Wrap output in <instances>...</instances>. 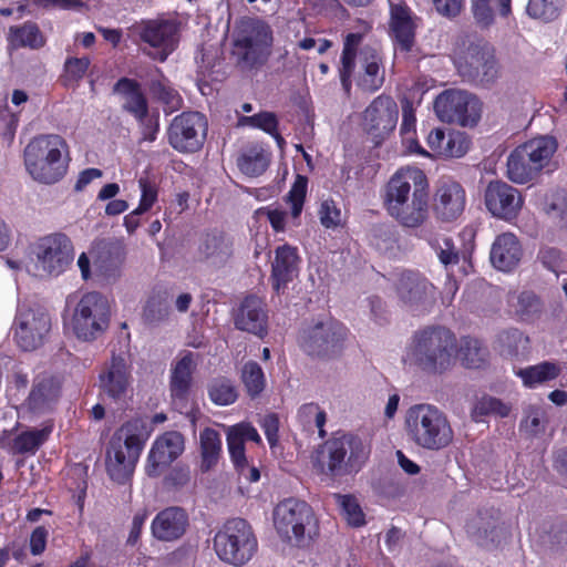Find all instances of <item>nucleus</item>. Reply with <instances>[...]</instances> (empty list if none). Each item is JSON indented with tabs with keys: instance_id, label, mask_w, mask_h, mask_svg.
<instances>
[{
	"instance_id": "53",
	"label": "nucleus",
	"mask_w": 567,
	"mask_h": 567,
	"mask_svg": "<svg viewBox=\"0 0 567 567\" xmlns=\"http://www.w3.org/2000/svg\"><path fill=\"white\" fill-rule=\"evenodd\" d=\"M542 310L540 299L532 291H523L518 296L516 315L523 321L533 320Z\"/></svg>"
},
{
	"instance_id": "28",
	"label": "nucleus",
	"mask_w": 567,
	"mask_h": 567,
	"mask_svg": "<svg viewBox=\"0 0 567 567\" xmlns=\"http://www.w3.org/2000/svg\"><path fill=\"white\" fill-rule=\"evenodd\" d=\"M426 143L433 156L444 158H460L468 152L471 146V140L465 132L454 130L445 132L441 127L429 132Z\"/></svg>"
},
{
	"instance_id": "56",
	"label": "nucleus",
	"mask_w": 567,
	"mask_h": 567,
	"mask_svg": "<svg viewBox=\"0 0 567 567\" xmlns=\"http://www.w3.org/2000/svg\"><path fill=\"white\" fill-rule=\"evenodd\" d=\"M138 186L141 189V198L137 207L140 210L148 212L157 202L158 186L148 177H141L138 179Z\"/></svg>"
},
{
	"instance_id": "19",
	"label": "nucleus",
	"mask_w": 567,
	"mask_h": 567,
	"mask_svg": "<svg viewBox=\"0 0 567 567\" xmlns=\"http://www.w3.org/2000/svg\"><path fill=\"white\" fill-rule=\"evenodd\" d=\"M398 113L395 101L385 94L377 96L365 109L363 117L367 132L372 136L375 146H379L393 132Z\"/></svg>"
},
{
	"instance_id": "6",
	"label": "nucleus",
	"mask_w": 567,
	"mask_h": 567,
	"mask_svg": "<svg viewBox=\"0 0 567 567\" xmlns=\"http://www.w3.org/2000/svg\"><path fill=\"white\" fill-rule=\"evenodd\" d=\"M370 450L361 437L350 433H336L317 450L315 464L322 474L336 477L358 472Z\"/></svg>"
},
{
	"instance_id": "27",
	"label": "nucleus",
	"mask_w": 567,
	"mask_h": 567,
	"mask_svg": "<svg viewBox=\"0 0 567 567\" xmlns=\"http://www.w3.org/2000/svg\"><path fill=\"white\" fill-rule=\"evenodd\" d=\"M61 390V382L54 375L37 374L25 399L28 410L38 415L52 412L59 402Z\"/></svg>"
},
{
	"instance_id": "40",
	"label": "nucleus",
	"mask_w": 567,
	"mask_h": 567,
	"mask_svg": "<svg viewBox=\"0 0 567 567\" xmlns=\"http://www.w3.org/2000/svg\"><path fill=\"white\" fill-rule=\"evenodd\" d=\"M156 72L159 74V78L150 81V93L157 102L164 105L165 113H173L179 110L183 106V97L178 91L171 85L161 69L156 68Z\"/></svg>"
},
{
	"instance_id": "18",
	"label": "nucleus",
	"mask_w": 567,
	"mask_h": 567,
	"mask_svg": "<svg viewBox=\"0 0 567 567\" xmlns=\"http://www.w3.org/2000/svg\"><path fill=\"white\" fill-rule=\"evenodd\" d=\"M434 111L441 121L461 126H474L481 117L476 96L458 90L442 92L434 101Z\"/></svg>"
},
{
	"instance_id": "22",
	"label": "nucleus",
	"mask_w": 567,
	"mask_h": 567,
	"mask_svg": "<svg viewBox=\"0 0 567 567\" xmlns=\"http://www.w3.org/2000/svg\"><path fill=\"white\" fill-rule=\"evenodd\" d=\"M485 205L495 217L512 220L516 218L524 204L520 193L503 181H492L485 189Z\"/></svg>"
},
{
	"instance_id": "54",
	"label": "nucleus",
	"mask_w": 567,
	"mask_h": 567,
	"mask_svg": "<svg viewBox=\"0 0 567 567\" xmlns=\"http://www.w3.org/2000/svg\"><path fill=\"white\" fill-rule=\"evenodd\" d=\"M363 41V34L350 32L343 39V47L340 56V65L355 68L358 50Z\"/></svg>"
},
{
	"instance_id": "20",
	"label": "nucleus",
	"mask_w": 567,
	"mask_h": 567,
	"mask_svg": "<svg viewBox=\"0 0 567 567\" xmlns=\"http://www.w3.org/2000/svg\"><path fill=\"white\" fill-rule=\"evenodd\" d=\"M466 206L464 187L453 179H441L433 195V213L437 220L452 223L457 220Z\"/></svg>"
},
{
	"instance_id": "17",
	"label": "nucleus",
	"mask_w": 567,
	"mask_h": 567,
	"mask_svg": "<svg viewBox=\"0 0 567 567\" xmlns=\"http://www.w3.org/2000/svg\"><path fill=\"white\" fill-rule=\"evenodd\" d=\"M37 267L51 276L64 272L73 261V245L62 233H54L39 238L31 248Z\"/></svg>"
},
{
	"instance_id": "36",
	"label": "nucleus",
	"mask_w": 567,
	"mask_h": 567,
	"mask_svg": "<svg viewBox=\"0 0 567 567\" xmlns=\"http://www.w3.org/2000/svg\"><path fill=\"white\" fill-rule=\"evenodd\" d=\"M523 255L519 240L514 234L504 233L496 237L491 249L493 266L502 271L513 270Z\"/></svg>"
},
{
	"instance_id": "44",
	"label": "nucleus",
	"mask_w": 567,
	"mask_h": 567,
	"mask_svg": "<svg viewBox=\"0 0 567 567\" xmlns=\"http://www.w3.org/2000/svg\"><path fill=\"white\" fill-rule=\"evenodd\" d=\"M200 440V455H202V470H212L219 460L221 452V440L219 433L212 429L205 427L199 435Z\"/></svg>"
},
{
	"instance_id": "64",
	"label": "nucleus",
	"mask_w": 567,
	"mask_h": 567,
	"mask_svg": "<svg viewBox=\"0 0 567 567\" xmlns=\"http://www.w3.org/2000/svg\"><path fill=\"white\" fill-rule=\"evenodd\" d=\"M49 532L44 526L35 527L30 535V553L41 555L47 548Z\"/></svg>"
},
{
	"instance_id": "34",
	"label": "nucleus",
	"mask_w": 567,
	"mask_h": 567,
	"mask_svg": "<svg viewBox=\"0 0 567 567\" xmlns=\"http://www.w3.org/2000/svg\"><path fill=\"white\" fill-rule=\"evenodd\" d=\"M113 93L123 99L122 110L131 114L136 121L148 115V101L141 83L131 78L122 76L113 85Z\"/></svg>"
},
{
	"instance_id": "10",
	"label": "nucleus",
	"mask_w": 567,
	"mask_h": 567,
	"mask_svg": "<svg viewBox=\"0 0 567 567\" xmlns=\"http://www.w3.org/2000/svg\"><path fill=\"white\" fill-rule=\"evenodd\" d=\"M132 41L143 54L158 62H165L179 42V28L169 19H142L128 28Z\"/></svg>"
},
{
	"instance_id": "7",
	"label": "nucleus",
	"mask_w": 567,
	"mask_h": 567,
	"mask_svg": "<svg viewBox=\"0 0 567 567\" xmlns=\"http://www.w3.org/2000/svg\"><path fill=\"white\" fill-rule=\"evenodd\" d=\"M272 44L271 27L261 19L248 18L235 30L231 54L241 69L257 70L267 63Z\"/></svg>"
},
{
	"instance_id": "5",
	"label": "nucleus",
	"mask_w": 567,
	"mask_h": 567,
	"mask_svg": "<svg viewBox=\"0 0 567 567\" xmlns=\"http://www.w3.org/2000/svg\"><path fill=\"white\" fill-rule=\"evenodd\" d=\"M405 431L416 446L432 452L449 447L454 440L447 415L433 404L411 406L405 415Z\"/></svg>"
},
{
	"instance_id": "33",
	"label": "nucleus",
	"mask_w": 567,
	"mask_h": 567,
	"mask_svg": "<svg viewBox=\"0 0 567 567\" xmlns=\"http://www.w3.org/2000/svg\"><path fill=\"white\" fill-rule=\"evenodd\" d=\"M267 313L260 298L247 296L234 316V323L238 330L252 333L259 338L267 334Z\"/></svg>"
},
{
	"instance_id": "51",
	"label": "nucleus",
	"mask_w": 567,
	"mask_h": 567,
	"mask_svg": "<svg viewBox=\"0 0 567 567\" xmlns=\"http://www.w3.org/2000/svg\"><path fill=\"white\" fill-rule=\"evenodd\" d=\"M338 504L341 507V514L348 525L351 527H361L365 525V515L353 495L336 494Z\"/></svg>"
},
{
	"instance_id": "23",
	"label": "nucleus",
	"mask_w": 567,
	"mask_h": 567,
	"mask_svg": "<svg viewBox=\"0 0 567 567\" xmlns=\"http://www.w3.org/2000/svg\"><path fill=\"white\" fill-rule=\"evenodd\" d=\"M196 367V354L192 351H185L172 367L169 391L173 404L181 413L188 414L189 394Z\"/></svg>"
},
{
	"instance_id": "57",
	"label": "nucleus",
	"mask_w": 567,
	"mask_h": 567,
	"mask_svg": "<svg viewBox=\"0 0 567 567\" xmlns=\"http://www.w3.org/2000/svg\"><path fill=\"white\" fill-rule=\"evenodd\" d=\"M320 223L324 228H337L341 225V210L333 199H326L319 209Z\"/></svg>"
},
{
	"instance_id": "63",
	"label": "nucleus",
	"mask_w": 567,
	"mask_h": 567,
	"mask_svg": "<svg viewBox=\"0 0 567 567\" xmlns=\"http://www.w3.org/2000/svg\"><path fill=\"white\" fill-rule=\"evenodd\" d=\"M416 117L412 103L409 100L402 101V123L401 135H410L415 133Z\"/></svg>"
},
{
	"instance_id": "29",
	"label": "nucleus",
	"mask_w": 567,
	"mask_h": 567,
	"mask_svg": "<svg viewBox=\"0 0 567 567\" xmlns=\"http://www.w3.org/2000/svg\"><path fill=\"white\" fill-rule=\"evenodd\" d=\"M197 250L200 260L223 267L234 255V240L226 231L214 228L203 234Z\"/></svg>"
},
{
	"instance_id": "48",
	"label": "nucleus",
	"mask_w": 567,
	"mask_h": 567,
	"mask_svg": "<svg viewBox=\"0 0 567 567\" xmlns=\"http://www.w3.org/2000/svg\"><path fill=\"white\" fill-rule=\"evenodd\" d=\"M91 66V59L89 56H69L63 64V73L61 75V83L65 87L78 86L86 75Z\"/></svg>"
},
{
	"instance_id": "12",
	"label": "nucleus",
	"mask_w": 567,
	"mask_h": 567,
	"mask_svg": "<svg viewBox=\"0 0 567 567\" xmlns=\"http://www.w3.org/2000/svg\"><path fill=\"white\" fill-rule=\"evenodd\" d=\"M111 307L106 297L96 291L84 293L78 301L71 326L78 339L95 340L110 324Z\"/></svg>"
},
{
	"instance_id": "3",
	"label": "nucleus",
	"mask_w": 567,
	"mask_h": 567,
	"mask_svg": "<svg viewBox=\"0 0 567 567\" xmlns=\"http://www.w3.org/2000/svg\"><path fill=\"white\" fill-rule=\"evenodd\" d=\"M152 429L143 417L124 422L111 436L105 451V467L117 484L131 481Z\"/></svg>"
},
{
	"instance_id": "59",
	"label": "nucleus",
	"mask_w": 567,
	"mask_h": 567,
	"mask_svg": "<svg viewBox=\"0 0 567 567\" xmlns=\"http://www.w3.org/2000/svg\"><path fill=\"white\" fill-rule=\"evenodd\" d=\"M526 10L530 17L542 20H549L556 14L551 0H529Z\"/></svg>"
},
{
	"instance_id": "49",
	"label": "nucleus",
	"mask_w": 567,
	"mask_h": 567,
	"mask_svg": "<svg viewBox=\"0 0 567 567\" xmlns=\"http://www.w3.org/2000/svg\"><path fill=\"white\" fill-rule=\"evenodd\" d=\"M509 411L511 408L502 400L491 395H483L474 404L471 416L473 421L481 422L484 416L488 415L505 417L509 414Z\"/></svg>"
},
{
	"instance_id": "4",
	"label": "nucleus",
	"mask_w": 567,
	"mask_h": 567,
	"mask_svg": "<svg viewBox=\"0 0 567 567\" xmlns=\"http://www.w3.org/2000/svg\"><path fill=\"white\" fill-rule=\"evenodd\" d=\"M70 145L59 134H39L23 150V164L30 177L41 185L60 183L70 168Z\"/></svg>"
},
{
	"instance_id": "52",
	"label": "nucleus",
	"mask_w": 567,
	"mask_h": 567,
	"mask_svg": "<svg viewBox=\"0 0 567 567\" xmlns=\"http://www.w3.org/2000/svg\"><path fill=\"white\" fill-rule=\"evenodd\" d=\"M308 188V178L298 174L290 190L287 194V202L291 206V216L299 218L303 208Z\"/></svg>"
},
{
	"instance_id": "45",
	"label": "nucleus",
	"mask_w": 567,
	"mask_h": 567,
	"mask_svg": "<svg viewBox=\"0 0 567 567\" xmlns=\"http://www.w3.org/2000/svg\"><path fill=\"white\" fill-rule=\"evenodd\" d=\"M207 392L212 402L220 406L230 405L238 399L237 386L227 377L214 378L208 384Z\"/></svg>"
},
{
	"instance_id": "2",
	"label": "nucleus",
	"mask_w": 567,
	"mask_h": 567,
	"mask_svg": "<svg viewBox=\"0 0 567 567\" xmlns=\"http://www.w3.org/2000/svg\"><path fill=\"white\" fill-rule=\"evenodd\" d=\"M456 334L441 324H430L413 332L406 355L417 370L427 375H442L456 363Z\"/></svg>"
},
{
	"instance_id": "24",
	"label": "nucleus",
	"mask_w": 567,
	"mask_h": 567,
	"mask_svg": "<svg viewBox=\"0 0 567 567\" xmlns=\"http://www.w3.org/2000/svg\"><path fill=\"white\" fill-rule=\"evenodd\" d=\"M184 451V436L177 431L165 432L153 443L147 455L145 473L158 477Z\"/></svg>"
},
{
	"instance_id": "8",
	"label": "nucleus",
	"mask_w": 567,
	"mask_h": 567,
	"mask_svg": "<svg viewBox=\"0 0 567 567\" xmlns=\"http://www.w3.org/2000/svg\"><path fill=\"white\" fill-rule=\"evenodd\" d=\"M274 524L281 539L298 548L309 547L319 532L312 508L296 498L284 499L275 507Z\"/></svg>"
},
{
	"instance_id": "25",
	"label": "nucleus",
	"mask_w": 567,
	"mask_h": 567,
	"mask_svg": "<svg viewBox=\"0 0 567 567\" xmlns=\"http://www.w3.org/2000/svg\"><path fill=\"white\" fill-rule=\"evenodd\" d=\"M416 20L405 2L390 3L389 33L394 48L401 53H410L415 44Z\"/></svg>"
},
{
	"instance_id": "31",
	"label": "nucleus",
	"mask_w": 567,
	"mask_h": 567,
	"mask_svg": "<svg viewBox=\"0 0 567 567\" xmlns=\"http://www.w3.org/2000/svg\"><path fill=\"white\" fill-rule=\"evenodd\" d=\"M300 257L298 249L288 244L278 246L271 262L270 280L274 290L279 293L298 276Z\"/></svg>"
},
{
	"instance_id": "35",
	"label": "nucleus",
	"mask_w": 567,
	"mask_h": 567,
	"mask_svg": "<svg viewBox=\"0 0 567 567\" xmlns=\"http://www.w3.org/2000/svg\"><path fill=\"white\" fill-rule=\"evenodd\" d=\"M433 285L420 272L404 270L400 274L395 285L400 300L409 306H417L426 301L432 295Z\"/></svg>"
},
{
	"instance_id": "9",
	"label": "nucleus",
	"mask_w": 567,
	"mask_h": 567,
	"mask_svg": "<svg viewBox=\"0 0 567 567\" xmlns=\"http://www.w3.org/2000/svg\"><path fill=\"white\" fill-rule=\"evenodd\" d=\"M214 550L228 565H246L258 550V539L252 526L240 517L226 520L215 534Z\"/></svg>"
},
{
	"instance_id": "55",
	"label": "nucleus",
	"mask_w": 567,
	"mask_h": 567,
	"mask_svg": "<svg viewBox=\"0 0 567 567\" xmlns=\"http://www.w3.org/2000/svg\"><path fill=\"white\" fill-rule=\"evenodd\" d=\"M227 445L234 467L239 475H245V471L248 468L245 445L240 442L239 437L229 434H227Z\"/></svg>"
},
{
	"instance_id": "37",
	"label": "nucleus",
	"mask_w": 567,
	"mask_h": 567,
	"mask_svg": "<svg viewBox=\"0 0 567 567\" xmlns=\"http://www.w3.org/2000/svg\"><path fill=\"white\" fill-rule=\"evenodd\" d=\"M471 12L476 25L487 30L495 24L496 16L502 19L512 16V0H471Z\"/></svg>"
},
{
	"instance_id": "26",
	"label": "nucleus",
	"mask_w": 567,
	"mask_h": 567,
	"mask_svg": "<svg viewBox=\"0 0 567 567\" xmlns=\"http://www.w3.org/2000/svg\"><path fill=\"white\" fill-rule=\"evenodd\" d=\"M189 527V515L181 506H168L159 511L151 523L152 536L162 543L177 542Z\"/></svg>"
},
{
	"instance_id": "43",
	"label": "nucleus",
	"mask_w": 567,
	"mask_h": 567,
	"mask_svg": "<svg viewBox=\"0 0 567 567\" xmlns=\"http://www.w3.org/2000/svg\"><path fill=\"white\" fill-rule=\"evenodd\" d=\"M52 433V425H45L42 429L24 431L18 434L11 445L13 454L35 453Z\"/></svg>"
},
{
	"instance_id": "61",
	"label": "nucleus",
	"mask_w": 567,
	"mask_h": 567,
	"mask_svg": "<svg viewBox=\"0 0 567 567\" xmlns=\"http://www.w3.org/2000/svg\"><path fill=\"white\" fill-rule=\"evenodd\" d=\"M261 429L266 435L270 449L278 445L279 442V417L276 413L265 415L261 422Z\"/></svg>"
},
{
	"instance_id": "50",
	"label": "nucleus",
	"mask_w": 567,
	"mask_h": 567,
	"mask_svg": "<svg viewBox=\"0 0 567 567\" xmlns=\"http://www.w3.org/2000/svg\"><path fill=\"white\" fill-rule=\"evenodd\" d=\"M243 122L251 127L259 128L265 133L271 135L279 146L285 144V138L278 131V118L272 112H259L250 116H244Z\"/></svg>"
},
{
	"instance_id": "16",
	"label": "nucleus",
	"mask_w": 567,
	"mask_h": 567,
	"mask_svg": "<svg viewBox=\"0 0 567 567\" xmlns=\"http://www.w3.org/2000/svg\"><path fill=\"white\" fill-rule=\"evenodd\" d=\"M51 330V318L41 307H20L13 322V339L23 351L40 348Z\"/></svg>"
},
{
	"instance_id": "62",
	"label": "nucleus",
	"mask_w": 567,
	"mask_h": 567,
	"mask_svg": "<svg viewBox=\"0 0 567 567\" xmlns=\"http://www.w3.org/2000/svg\"><path fill=\"white\" fill-rule=\"evenodd\" d=\"M443 244L439 246L436 250V255L440 261L444 266L456 265L460 261L458 251L454 246L452 238L445 237L443 238Z\"/></svg>"
},
{
	"instance_id": "41",
	"label": "nucleus",
	"mask_w": 567,
	"mask_h": 567,
	"mask_svg": "<svg viewBox=\"0 0 567 567\" xmlns=\"http://www.w3.org/2000/svg\"><path fill=\"white\" fill-rule=\"evenodd\" d=\"M488 349L478 339L462 337L460 347H456V358L467 369H481L488 361Z\"/></svg>"
},
{
	"instance_id": "14",
	"label": "nucleus",
	"mask_w": 567,
	"mask_h": 567,
	"mask_svg": "<svg viewBox=\"0 0 567 567\" xmlns=\"http://www.w3.org/2000/svg\"><path fill=\"white\" fill-rule=\"evenodd\" d=\"M208 121L198 111H184L176 115L166 130L167 143L181 154H194L205 144Z\"/></svg>"
},
{
	"instance_id": "1",
	"label": "nucleus",
	"mask_w": 567,
	"mask_h": 567,
	"mask_svg": "<svg viewBox=\"0 0 567 567\" xmlns=\"http://www.w3.org/2000/svg\"><path fill=\"white\" fill-rule=\"evenodd\" d=\"M383 206L400 225L417 228L429 216V181L417 167H401L389 179Z\"/></svg>"
},
{
	"instance_id": "11",
	"label": "nucleus",
	"mask_w": 567,
	"mask_h": 567,
	"mask_svg": "<svg viewBox=\"0 0 567 567\" xmlns=\"http://www.w3.org/2000/svg\"><path fill=\"white\" fill-rule=\"evenodd\" d=\"M553 136H539L518 145L507 158V177L516 184H526L538 177L557 151Z\"/></svg>"
},
{
	"instance_id": "46",
	"label": "nucleus",
	"mask_w": 567,
	"mask_h": 567,
	"mask_svg": "<svg viewBox=\"0 0 567 567\" xmlns=\"http://www.w3.org/2000/svg\"><path fill=\"white\" fill-rule=\"evenodd\" d=\"M240 380L250 399L258 398L266 388L265 373L256 361H248L244 364Z\"/></svg>"
},
{
	"instance_id": "39",
	"label": "nucleus",
	"mask_w": 567,
	"mask_h": 567,
	"mask_svg": "<svg viewBox=\"0 0 567 567\" xmlns=\"http://www.w3.org/2000/svg\"><path fill=\"white\" fill-rule=\"evenodd\" d=\"M239 171L249 177L260 176L269 166V154L258 144H251L244 147L237 157Z\"/></svg>"
},
{
	"instance_id": "15",
	"label": "nucleus",
	"mask_w": 567,
	"mask_h": 567,
	"mask_svg": "<svg viewBox=\"0 0 567 567\" xmlns=\"http://www.w3.org/2000/svg\"><path fill=\"white\" fill-rule=\"evenodd\" d=\"M457 70L468 82L481 85L494 83L499 74L494 48L483 40L470 43Z\"/></svg>"
},
{
	"instance_id": "58",
	"label": "nucleus",
	"mask_w": 567,
	"mask_h": 567,
	"mask_svg": "<svg viewBox=\"0 0 567 567\" xmlns=\"http://www.w3.org/2000/svg\"><path fill=\"white\" fill-rule=\"evenodd\" d=\"M190 481V471L187 466H174L164 477V486L167 489H179Z\"/></svg>"
},
{
	"instance_id": "13",
	"label": "nucleus",
	"mask_w": 567,
	"mask_h": 567,
	"mask_svg": "<svg viewBox=\"0 0 567 567\" xmlns=\"http://www.w3.org/2000/svg\"><path fill=\"white\" fill-rule=\"evenodd\" d=\"M347 333V327L337 320L317 321L300 331L298 343L308 355L329 359L341 352Z\"/></svg>"
},
{
	"instance_id": "30",
	"label": "nucleus",
	"mask_w": 567,
	"mask_h": 567,
	"mask_svg": "<svg viewBox=\"0 0 567 567\" xmlns=\"http://www.w3.org/2000/svg\"><path fill=\"white\" fill-rule=\"evenodd\" d=\"M384 81L385 71L380 52L371 47H365L361 51L360 71L355 78L358 89L372 94L383 86Z\"/></svg>"
},
{
	"instance_id": "47",
	"label": "nucleus",
	"mask_w": 567,
	"mask_h": 567,
	"mask_svg": "<svg viewBox=\"0 0 567 567\" xmlns=\"http://www.w3.org/2000/svg\"><path fill=\"white\" fill-rule=\"evenodd\" d=\"M9 37L10 41L18 47L39 49L44 44L42 33L34 22H25L20 27H11Z\"/></svg>"
},
{
	"instance_id": "32",
	"label": "nucleus",
	"mask_w": 567,
	"mask_h": 567,
	"mask_svg": "<svg viewBox=\"0 0 567 567\" xmlns=\"http://www.w3.org/2000/svg\"><path fill=\"white\" fill-rule=\"evenodd\" d=\"M125 255V246L120 241L97 243L93 249V266L96 275L106 280L118 277Z\"/></svg>"
},
{
	"instance_id": "60",
	"label": "nucleus",
	"mask_w": 567,
	"mask_h": 567,
	"mask_svg": "<svg viewBox=\"0 0 567 567\" xmlns=\"http://www.w3.org/2000/svg\"><path fill=\"white\" fill-rule=\"evenodd\" d=\"M538 258L546 269L556 274L561 268L564 262L563 252L554 247H546L540 249Z\"/></svg>"
},
{
	"instance_id": "38",
	"label": "nucleus",
	"mask_w": 567,
	"mask_h": 567,
	"mask_svg": "<svg viewBox=\"0 0 567 567\" xmlns=\"http://www.w3.org/2000/svg\"><path fill=\"white\" fill-rule=\"evenodd\" d=\"M172 299L173 296L167 289H154L143 307V321L150 326H157L167 320Z\"/></svg>"
},
{
	"instance_id": "21",
	"label": "nucleus",
	"mask_w": 567,
	"mask_h": 567,
	"mask_svg": "<svg viewBox=\"0 0 567 567\" xmlns=\"http://www.w3.org/2000/svg\"><path fill=\"white\" fill-rule=\"evenodd\" d=\"M132 381V365L122 355L112 354L110 363L99 375L101 395L117 403L124 401Z\"/></svg>"
},
{
	"instance_id": "42",
	"label": "nucleus",
	"mask_w": 567,
	"mask_h": 567,
	"mask_svg": "<svg viewBox=\"0 0 567 567\" xmlns=\"http://www.w3.org/2000/svg\"><path fill=\"white\" fill-rule=\"evenodd\" d=\"M561 372L558 363L543 361L535 365L519 369L516 374L522 379L526 388L534 389L539 384L555 380Z\"/></svg>"
}]
</instances>
